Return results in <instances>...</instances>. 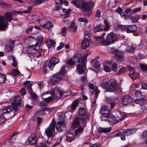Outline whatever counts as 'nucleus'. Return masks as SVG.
<instances>
[{
  "label": "nucleus",
  "mask_w": 147,
  "mask_h": 147,
  "mask_svg": "<svg viewBox=\"0 0 147 147\" xmlns=\"http://www.w3.org/2000/svg\"><path fill=\"white\" fill-rule=\"evenodd\" d=\"M117 99H113L112 98L110 99V107L111 109H113L114 106L116 105Z\"/></svg>",
  "instance_id": "obj_36"
},
{
  "label": "nucleus",
  "mask_w": 147,
  "mask_h": 147,
  "mask_svg": "<svg viewBox=\"0 0 147 147\" xmlns=\"http://www.w3.org/2000/svg\"><path fill=\"white\" fill-rule=\"evenodd\" d=\"M118 116V117L116 118L114 116H113L112 118V120H111V118L109 119V123L115 124L127 117V115L125 113H119Z\"/></svg>",
  "instance_id": "obj_6"
},
{
  "label": "nucleus",
  "mask_w": 147,
  "mask_h": 147,
  "mask_svg": "<svg viewBox=\"0 0 147 147\" xmlns=\"http://www.w3.org/2000/svg\"><path fill=\"white\" fill-rule=\"evenodd\" d=\"M133 101L132 98L128 95L125 96L122 99V103L123 105L131 103Z\"/></svg>",
  "instance_id": "obj_17"
},
{
  "label": "nucleus",
  "mask_w": 147,
  "mask_h": 147,
  "mask_svg": "<svg viewBox=\"0 0 147 147\" xmlns=\"http://www.w3.org/2000/svg\"><path fill=\"white\" fill-rule=\"evenodd\" d=\"M69 27L74 31H75L77 29V27L75 26L74 22H72Z\"/></svg>",
  "instance_id": "obj_42"
},
{
  "label": "nucleus",
  "mask_w": 147,
  "mask_h": 147,
  "mask_svg": "<svg viewBox=\"0 0 147 147\" xmlns=\"http://www.w3.org/2000/svg\"><path fill=\"white\" fill-rule=\"evenodd\" d=\"M59 122L56 126V129L59 132H61L66 129L65 124V117L64 115H61L59 117Z\"/></svg>",
  "instance_id": "obj_5"
},
{
  "label": "nucleus",
  "mask_w": 147,
  "mask_h": 147,
  "mask_svg": "<svg viewBox=\"0 0 147 147\" xmlns=\"http://www.w3.org/2000/svg\"><path fill=\"white\" fill-rule=\"evenodd\" d=\"M5 119L3 115L0 116V124H2L5 121Z\"/></svg>",
  "instance_id": "obj_64"
},
{
  "label": "nucleus",
  "mask_w": 147,
  "mask_h": 147,
  "mask_svg": "<svg viewBox=\"0 0 147 147\" xmlns=\"http://www.w3.org/2000/svg\"><path fill=\"white\" fill-rule=\"evenodd\" d=\"M53 99V98L51 96H49L48 98H46L45 99V101L47 103H49L50 101Z\"/></svg>",
  "instance_id": "obj_63"
},
{
  "label": "nucleus",
  "mask_w": 147,
  "mask_h": 147,
  "mask_svg": "<svg viewBox=\"0 0 147 147\" xmlns=\"http://www.w3.org/2000/svg\"><path fill=\"white\" fill-rule=\"evenodd\" d=\"M16 68V69H12L11 71L9 72L8 74L9 75H11L13 76H19L21 74V73L19 70Z\"/></svg>",
  "instance_id": "obj_24"
},
{
  "label": "nucleus",
  "mask_w": 147,
  "mask_h": 147,
  "mask_svg": "<svg viewBox=\"0 0 147 147\" xmlns=\"http://www.w3.org/2000/svg\"><path fill=\"white\" fill-rule=\"evenodd\" d=\"M86 125L84 123H83L82 126H79L78 128L75 130L74 132L75 136H78L82 133Z\"/></svg>",
  "instance_id": "obj_19"
},
{
  "label": "nucleus",
  "mask_w": 147,
  "mask_h": 147,
  "mask_svg": "<svg viewBox=\"0 0 147 147\" xmlns=\"http://www.w3.org/2000/svg\"><path fill=\"white\" fill-rule=\"evenodd\" d=\"M21 103V99L20 96L18 95L15 96L14 100V102L11 103L14 111H17L19 109V107L20 106Z\"/></svg>",
  "instance_id": "obj_10"
},
{
  "label": "nucleus",
  "mask_w": 147,
  "mask_h": 147,
  "mask_svg": "<svg viewBox=\"0 0 147 147\" xmlns=\"http://www.w3.org/2000/svg\"><path fill=\"white\" fill-rule=\"evenodd\" d=\"M105 26H104L100 25L95 27L94 30L95 32L101 31L103 30L105 31Z\"/></svg>",
  "instance_id": "obj_30"
},
{
  "label": "nucleus",
  "mask_w": 147,
  "mask_h": 147,
  "mask_svg": "<svg viewBox=\"0 0 147 147\" xmlns=\"http://www.w3.org/2000/svg\"><path fill=\"white\" fill-rule=\"evenodd\" d=\"M65 66H63L61 69V70L59 72V73L56 74H55L53 76V78H55L59 80L58 81H59V80H61L62 78V76L65 73Z\"/></svg>",
  "instance_id": "obj_16"
},
{
  "label": "nucleus",
  "mask_w": 147,
  "mask_h": 147,
  "mask_svg": "<svg viewBox=\"0 0 147 147\" xmlns=\"http://www.w3.org/2000/svg\"><path fill=\"white\" fill-rule=\"evenodd\" d=\"M13 109V106H8L5 108L2 109L1 111V114L4 115L6 113H9Z\"/></svg>",
  "instance_id": "obj_23"
},
{
  "label": "nucleus",
  "mask_w": 147,
  "mask_h": 147,
  "mask_svg": "<svg viewBox=\"0 0 147 147\" xmlns=\"http://www.w3.org/2000/svg\"><path fill=\"white\" fill-rule=\"evenodd\" d=\"M101 38L98 40V43L101 45H110L111 42H113L117 39V35L115 33L110 32L108 34L106 37L107 41L102 39V37H100Z\"/></svg>",
  "instance_id": "obj_1"
},
{
  "label": "nucleus",
  "mask_w": 147,
  "mask_h": 147,
  "mask_svg": "<svg viewBox=\"0 0 147 147\" xmlns=\"http://www.w3.org/2000/svg\"><path fill=\"white\" fill-rule=\"evenodd\" d=\"M97 130L99 133H107L111 131V127H99L97 128Z\"/></svg>",
  "instance_id": "obj_22"
},
{
  "label": "nucleus",
  "mask_w": 147,
  "mask_h": 147,
  "mask_svg": "<svg viewBox=\"0 0 147 147\" xmlns=\"http://www.w3.org/2000/svg\"><path fill=\"white\" fill-rule=\"evenodd\" d=\"M117 69V65L116 64V63H113L112 64L111 69L112 70L114 71H116Z\"/></svg>",
  "instance_id": "obj_60"
},
{
  "label": "nucleus",
  "mask_w": 147,
  "mask_h": 147,
  "mask_svg": "<svg viewBox=\"0 0 147 147\" xmlns=\"http://www.w3.org/2000/svg\"><path fill=\"white\" fill-rule=\"evenodd\" d=\"M36 46L32 45L29 48V53L34 57H38L39 55L37 49L36 48Z\"/></svg>",
  "instance_id": "obj_15"
},
{
  "label": "nucleus",
  "mask_w": 147,
  "mask_h": 147,
  "mask_svg": "<svg viewBox=\"0 0 147 147\" xmlns=\"http://www.w3.org/2000/svg\"><path fill=\"white\" fill-rule=\"evenodd\" d=\"M115 131L116 132H117L118 133L119 136L122 135H125V131L123 130L122 129H120L118 130H116Z\"/></svg>",
  "instance_id": "obj_52"
},
{
  "label": "nucleus",
  "mask_w": 147,
  "mask_h": 147,
  "mask_svg": "<svg viewBox=\"0 0 147 147\" xmlns=\"http://www.w3.org/2000/svg\"><path fill=\"white\" fill-rule=\"evenodd\" d=\"M108 107L105 106L102 107L100 109L101 113V117L102 119L104 118H108V121L109 119L111 118V120H112V118L113 116L109 117L110 115V111L108 109Z\"/></svg>",
  "instance_id": "obj_9"
},
{
  "label": "nucleus",
  "mask_w": 147,
  "mask_h": 147,
  "mask_svg": "<svg viewBox=\"0 0 147 147\" xmlns=\"http://www.w3.org/2000/svg\"><path fill=\"white\" fill-rule=\"evenodd\" d=\"M47 47L49 48H50L53 46L54 47H55L56 42L52 39H47L46 42Z\"/></svg>",
  "instance_id": "obj_27"
},
{
  "label": "nucleus",
  "mask_w": 147,
  "mask_h": 147,
  "mask_svg": "<svg viewBox=\"0 0 147 147\" xmlns=\"http://www.w3.org/2000/svg\"><path fill=\"white\" fill-rule=\"evenodd\" d=\"M52 27V24L51 22H47L45 23L43 27L47 28L49 29Z\"/></svg>",
  "instance_id": "obj_43"
},
{
  "label": "nucleus",
  "mask_w": 147,
  "mask_h": 147,
  "mask_svg": "<svg viewBox=\"0 0 147 147\" xmlns=\"http://www.w3.org/2000/svg\"><path fill=\"white\" fill-rule=\"evenodd\" d=\"M43 38L41 36H39L37 37L36 40L37 42L35 45H38V46H40L43 40Z\"/></svg>",
  "instance_id": "obj_35"
},
{
  "label": "nucleus",
  "mask_w": 147,
  "mask_h": 147,
  "mask_svg": "<svg viewBox=\"0 0 147 147\" xmlns=\"http://www.w3.org/2000/svg\"><path fill=\"white\" fill-rule=\"evenodd\" d=\"M134 96L135 97L136 99H138V98H142L141 97V93L140 91L138 90H135V91L134 93Z\"/></svg>",
  "instance_id": "obj_37"
},
{
  "label": "nucleus",
  "mask_w": 147,
  "mask_h": 147,
  "mask_svg": "<svg viewBox=\"0 0 147 147\" xmlns=\"http://www.w3.org/2000/svg\"><path fill=\"white\" fill-rule=\"evenodd\" d=\"M37 140L36 135L35 134H32L28 139V142L31 145L34 144L36 143Z\"/></svg>",
  "instance_id": "obj_20"
},
{
  "label": "nucleus",
  "mask_w": 147,
  "mask_h": 147,
  "mask_svg": "<svg viewBox=\"0 0 147 147\" xmlns=\"http://www.w3.org/2000/svg\"><path fill=\"white\" fill-rule=\"evenodd\" d=\"M81 80L84 84H85L87 82V80L86 76H84L81 77Z\"/></svg>",
  "instance_id": "obj_56"
},
{
  "label": "nucleus",
  "mask_w": 147,
  "mask_h": 147,
  "mask_svg": "<svg viewBox=\"0 0 147 147\" xmlns=\"http://www.w3.org/2000/svg\"><path fill=\"white\" fill-rule=\"evenodd\" d=\"M80 119L77 117H76L73 121L71 125V127L72 129L77 128L80 124Z\"/></svg>",
  "instance_id": "obj_21"
},
{
  "label": "nucleus",
  "mask_w": 147,
  "mask_h": 147,
  "mask_svg": "<svg viewBox=\"0 0 147 147\" xmlns=\"http://www.w3.org/2000/svg\"><path fill=\"white\" fill-rule=\"evenodd\" d=\"M32 84H29L26 86V87L27 88V90L29 92H32L33 91L32 88Z\"/></svg>",
  "instance_id": "obj_51"
},
{
  "label": "nucleus",
  "mask_w": 147,
  "mask_h": 147,
  "mask_svg": "<svg viewBox=\"0 0 147 147\" xmlns=\"http://www.w3.org/2000/svg\"><path fill=\"white\" fill-rule=\"evenodd\" d=\"M66 27H63L62 29L61 34L63 36H65L66 34Z\"/></svg>",
  "instance_id": "obj_49"
},
{
  "label": "nucleus",
  "mask_w": 147,
  "mask_h": 147,
  "mask_svg": "<svg viewBox=\"0 0 147 147\" xmlns=\"http://www.w3.org/2000/svg\"><path fill=\"white\" fill-rule=\"evenodd\" d=\"M6 80V76L0 72V84L5 82Z\"/></svg>",
  "instance_id": "obj_33"
},
{
  "label": "nucleus",
  "mask_w": 147,
  "mask_h": 147,
  "mask_svg": "<svg viewBox=\"0 0 147 147\" xmlns=\"http://www.w3.org/2000/svg\"><path fill=\"white\" fill-rule=\"evenodd\" d=\"M8 25L5 16H0V30H5L8 28Z\"/></svg>",
  "instance_id": "obj_12"
},
{
  "label": "nucleus",
  "mask_w": 147,
  "mask_h": 147,
  "mask_svg": "<svg viewBox=\"0 0 147 147\" xmlns=\"http://www.w3.org/2000/svg\"><path fill=\"white\" fill-rule=\"evenodd\" d=\"M82 58V55L79 54H77L75 57V59H77V61L78 63H79L80 61V59Z\"/></svg>",
  "instance_id": "obj_55"
},
{
  "label": "nucleus",
  "mask_w": 147,
  "mask_h": 147,
  "mask_svg": "<svg viewBox=\"0 0 147 147\" xmlns=\"http://www.w3.org/2000/svg\"><path fill=\"white\" fill-rule=\"evenodd\" d=\"M138 84L140 85L142 89L147 90V85L145 83L140 82Z\"/></svg>",
  "instance_id": "obj_48"
},
{
  "label": "nucleus",
  "mask_w": 147,
  "mask_h": 147,
  "mask_svg": "<svg viewBox=\"0 0 147 147\" xmlns=\"http://www.w3.org/2000/svg\"><path fill=\"white\" fill-rule=\"evenodd\" d=\"M94 91L95 92L94 97L95 98V100H96V98L98 96V95L100 92V91L97 88H96L94 90Z\"/></svg>",
  "instance_id": "obj_50"
},
{
  "label": "nucleus",
  "mask_w": 147,
  "mask_h": 147,
  "mask_svg": "<svg viewBox=\"0 0 147 147\" xmlns=\"http://www.w3.org/2000/svg\"><path fill=\"white\" fill-rule=\"evenodd\" d=\"M62 138H60L57 139L56 143L54 144L53 140L48 139L46 142L48 146L49 147H55L59 144Z\"/></svg>",
  "instance_id": "obj_13"
},
{
  "label": "nucleus",
  "mask_w": 147,
  "mask_h": 147,
  "mask_svg": "<svg viewBox=\"0 0 147 147\" xmlns=\"http://www.w3.org/2000/svg\"><path fill=\"white\" fill-rule=\"evenodd\" d=\"M67 63L70 65H73L75 63V62L71 58L67 61Z\"/></svg>",
  "instance_id": "obj_59"
},
{
  "label": "nucleus",
  "mask_w": 147,
  "mask_h": 147,
  "mask_svg": "<svg viewBox=\"0 0 147 147\" xmlns=\"http://www.w3.org/2000/svg\"><path fill=\"white\" fill-rule=\"evenodd\" d=\"M71 3L74 5L76 6L77 7H80L81 6V2L80 0H76L73 1L71 2Z\"/></svg>",
  "instance_id": "obj_34"
},
{
  "label": "nucleus",
  "mask_w": 147,
  "mask_h": 147,
  "mask_svg": "<svg viewBox=\"0 0 147 147\" xmlns=\"http://www.w3.org/2000/svg\"><path fill=\"white\" fill-rule=\"evenodd\" d=\"M33 27L30 26L26 30V32L28 34H30L32 31Z\"/></svg>",
  "instance_id": "obj_62"
},
{
  "label": "nucleus",
  "mask_w": 147,
  "mask_h": 147,
  "mask_svg": "<svg viewBox=\"0 0 147 147\" xmlns=\"http://www.w3.org/2000/svg\"><path fill=\"white\" fill-rule=\"evenodd\" d=\"M106 90L109 92L118 91L119 87L116 84V80L114 79H111L107 82Z\"/></svg>",
  "instance_id": "obj_2"
},
{
  "label": "nucleus",
  "mask_w": 147,
  "mask_h": 147,
  "mask_svg": "<svg viewBox=\"0 0 147 147\" xmlns=\"http://www.w3.org/2000/svg\"><path fill=\"white\" fill-rule=\"evenodd\" d=\"M55 92H56L57 94L59 93L61 96H62L63 95V92L60 90L59 88L58 87L55 88L54 90Z\"/></svg>",
  "instance_id": "obj_39"
},
{
  "label": "nucleus",
  "mask_w": 147,
  "mask_h": 147,
  "mask_svg": "<svg viewBox=\"0 0 147 147\" xmlns=\"http://www.w3.org/2000/svg\"><path fill=\"white\" fill-rule=\"evenodd\" d=\"M38 23L42 27L45 24V23L46 22V20L44 18L40 20H38Z\"/></svg>",
  "instance_id": "obj_46"
},
{
  "label": "nucleus",
  "mask_w": 147,
  "mask_h": 147,
  "mask_svg": "<svg viewBox=\"0 0 147 147\" xmlns=\"http://www.w3.org/2000/svg\"><path fill=\"white\" fill-rule=\"evenodd\" d=\"M74 135L72 134H68L66 137V141L67 142H71L74 140Z\"/></svg>",
  "instance_id": "obj_29"
},
{
  "label": "nucleus",
  "mask_w": 147,
  "mask_h": 147,
  "mask_svg": "<svg viewBox=\"0 0 147 147\" xmlns=\"http://www.w3.org/2000/svg\"><path fill=\"white\" fill-rule=\"evenodd\" d=\"M78 20L80 22H83L85 24H87L88 21L87 19L84 18H80L78 19Z\"/></svg>",
  "instance_id": "obj_44"
},
{
  "label": "nucleus",
  "mask_w": 147,
  "mask_h": 147,
  "mask_svg": "<svg viewBox=\"0 0 147 147\" xmlns=\"http://www.w3.org/2000/svg\"><path fill=\"white\" fill-rule=\"evenodd\" d=\"M55 121L53 122L48 128L45 130V132L48 138H50L52 136L53 132L55 130Z\"/></svg>",
  "instance_id": "obj_11"
},
{
  "label": "nucleus",
  "mask_w": 147,
  "mask_h": 147,
  "mask_svg": "<svg viewBox=\"0 0 147 147\" xmlns=\"http://www.w3.org/2000/svg\"><path fill=\"white\" fill-rule=\"evenodd\" d=\"M105 24V31L107 30L110 28V23L107 20H105L104 22Z\"/></svg>",
  "instance_id": "obj_45"
},
{
  "label": "nucleus",
  "mask_w": 147,
  "mask_h": 147,
  "mask_svg": "<svg viewBox=\"0 0 147 147\" xmlns=\"http://www.w3.org/2000/svg\"><path fill=\"white\" fill-rule=\"evenodd\" d=\"M112 54H115L114 58L115 60L118 62L122 61L124 59V53L118 49H112Z\"/></svg>",
  "instance_id": "obj_7"
},
{
  "label": "nucleus",
  "mask_w": 147,
  "mask_h": 147,
  "mask_svg": "<svg viewBox=\"0 0 147 147\" xmlns=\"http://www.w3.org/2000/svg\"><path fill=\"white\" fill-rule=\"evenodd\" d=\"M12 46L7 45L5 47V51L7 52H9L13 48Z\"/></svg>",
  "instance_id": "obj_54"
},
{
  "label": "nucleus",
  "mask_w": 147,
  "mask_h": 147,
  "mask_svg": "<svg viewBox=\"0 0 147 147\" xmlns=\"http://www.w3.org/2000/svg\"><path fill=\"white\" fill-rule=\"evenodd\" d=\"M91 63L94 67L98 69L100 66L99 62L96 59L92 60Z\"/></svg>",
  "instance_id": "obj_31"
},
{
  "label": "nucleus",
  "mask_w": 147,
  "mask_h": 147,
  "mask_svg": "<svg viewBox=\"0 0 147 147\" xmlns=\"http://www.w3.org/2000/svg\"><path fill=\"white\" fill-rule=\"evenodd\" d=\"M54 91L53 92H51V95L53 97V98L55 100H58L59 99V97L57 96L56 95H55L54 94L55 93Z\"/></svg>",
  "instance_id": "obj_53"
},
{
  "label": "nucleus",
  "mask_w": 147,
  "mask_h": 147,
  "mask_svg": "<svg viewBox=\"0 0 147 147\" xmlns=\"http://www.w3.org/2000/svg\"><path fill=\"white\" fill-rule=\"evenodd\" d=\"M141 69L143 71H147V65L144 64H140Z\"/></svg>",
  "instance_id": "obj_47"
},
{
  "label": "nucleus",
  "mask_w": 147,
  "mask_h": 147,
  "mask_svg": "<svg viewBox=\"0 0 147 147\" xmlns=\"http://www.w3.org/2000/svg\"><path fill=\"white\" fill-rule=\"evenodd\" d=\"M88 54H85L83 57L81 62V65L79 64L77 66V69L80 74H82L84 73L85 70L84 68L86 67L85 61L88 56Z\"/></svg>",
  "instance_id": "obj_8"
},
{
  "label": "nucleus",
  "mask_w": 147,
  "mask_h": 147,
  "mask_svg": "<svg viewBox=\"0 0 147 147\" xmlns=\"http://www.w3.org/2000/svg\"><path fill=\"white\" fill-rule=\"evenodd\" d=\"M137 47L134 45H132L130 46H129L127 48L126 51L127 52L133 53H134Z\"/></svg>",
  "instance_id": "obj_28"
},
{
  "label": "nucleus",
  "mask_w": 147,
  "mask_h": 147,
  "mask_svg": "<svg viewBox=\"0 0 147 147\" xmlns=\"http://www.w3.org/2000/svg\"><path fill=\"white\" fill-rule=\"evenodd\" d=\"M79 102L78 100H76L74 102L72 103L71 106V108L72 111H74L76 109Z\"/></svg>",
  "instance_id": "obj_32"
},
{
  "label": "nucleus",
  "mask_w": 147,
  "mask_h": 147,
  "mask_svg": "<svg viewBox=\"0 0 147 147\" xmlns=\"http://www.w3.org/2000/svg\"><path fill=\"white\" fill-rule=\"evenodd\" d=\"M32 9V7H29L28 8V9L27 10L22 11H17V13L20 14V13H28L30 12V10Z\"/></svg>",
  "instance_id": "obj_40"
},
{
  "label": "nucleus",
  "mask_w": 147,
  "mask_h": 147,
  "mask_svg": "<svg viewBox=\"0 0 147 147\" xmlns=\"http://www.w3.org/2000/svg\"><path fill=\"white\" fill-rule=\"evenodd\" d=\"M144 100L142 98L135 100V102L136 103L140 105L143 104L144 103Z\"/></svg>",
  "instance_id": "obj_41"
},
{
  "label": "nucleus",
  "mask_w": 147,
  "mask_h": 147,
  "mask_svg": "<svg viewBox=\"0 0 147 147\" xmlns=\"http://www.w3.org/2000/svg\"><path fill=\"white\" fill-rule=\"evenodd\" d=\"M139 75V74L138 72H135V71L132 72V74H129V76L132 79H133V77L134 76H136V77H138V75Z\"/></svg>",
  "instance_id": "obj_58"
},
{
  "label": "nucleus",
  "mask_w": 147,
  "mask_h": 147,
  "mask_svg": "<svg viewBox=\"0 0 147 147\" xmlns=\"http://www.w3.org/2000/svg\"><path fill=\"white\" fill-rule=\"evenodd\" d=\"M81 8L83 9V12L84 15L86 16H90V11H87L94 6L92 1H89L86 2L85 0L82 1L81 5Z\"/></svg>",
  "instance_id": "obj_3"
},
{
  "label": "nucleus",
  "mask_w": 147,
  "mask_h": 147,
  "mask_svg": "<svg viewBox=\"0 0 147 147\" xmlns=\"http://www.w3.org/2000/svg\"><path fill=\"white\" fill-rule=\"evenodd\" d=\"M59 62V61L57 58L55 57H52L49 61L48 66L49 68H53Z\"/></svg>",
  "instance_id": "obj_14"
},
{
  "label": "nucleus",
  "mask_w": 147,
  "mask_h": 147,
  "mask_svg": "<svg viewBox=\"0 0 147 147\" xmlns=\"http://www.w3.org/2000/svg\"><path fill=\"white\" fill-rule=\"evenodd\" d=\"M79 115L77 117L85 125H86V121L88 120V113L87 111L84 108H81L79 109L78 111Z\"/></svg>",
  "instance_id": "obj_4"
},
{
  "label": "nucleus",
  "mask_w": 147,
  "mask_h": 147,
  "mask_svg": "<svg viewBox=\"0 0 147 147\" xmlns=\"http://www.w3.org/2000/svg\"><path fill=\"white\" fill-rule=\"evenodd\" d=\"M12 59L13 61L12 65L14 67H16L17 65L16 60V59L13 57H12Z\"/></svg>",
  "instance_id": "obj_57"
},
{
  "label": "nucleus",
  "mask_w": 147,
  "mask_h": 147,
  "mask_svg": "<svg viewBox=\"0 0 147 147\" xmlns=\"http://www.w3.org/2000/svg\"><path fill=\"white\" fill-rule=\"evenodd\" d=\"M90 41L88 38H84L81 45V47L82 49H86L89 46Z\"/></svg>",
  "instance_id": "obj_18"
},
{
  "label": "nucleus",
  "mask_w": 147,
  "mask_h": 147,
  "mask_svg": "<svg viewBox=\"0 0 147 147\" xmlns=\"http://www.w3.org/2000/svg\"><path fill=\"white\" fill-rule=\"evenodd\" d=\"M126 29L127 33H131L136 30L137 28L135 26L131 25L128 26Z\"/></svg>",
  "instance_id": "obj_25"
},
{
  "label": "nucleus",
  "mask_w": 147,
  "mask_h": 147,
  "mask_svg": "<svg viewBox=\"0 0 147 147\" xmlns=\"http://www.w3.org/2000/svg\"><path fill=\"white\" fill-rule=\"evenodd\" d=\"M12 14L11 13L7 12L5 13V17L6 22H11L12 19Z\"/></svg>",
  "instance_id": "obj_26"
},
{
  "label": "nucleus",
  "mask_w": 147,
  "mask_h": 147,
  "mask_svg": "<svg viewBox=\"0 0 147 147\" xmlns=\"http://www.w3.org/2000/svg\"><path fill=\"white\" fill-rule=\"evenodd\" d=\"M29 93L30 94V97H31V99L34 100H36L37 99L38 96L33 91H32L31 92H30Z\"/></svg>",
  "instance_id": "obj_38"
},
{
  "label": "nucleus",
  "mask_w": 147,
  "mask_h": 147,
  "mask_svg": "<svg viewBox=\"0 0 147 147\" xmlns=\"http://www.w3.org/2000/svg\"><path fill=\"white\" fill-rule=\"evenodd\" d=\"M20 92L22 96H24L26 94V92L24 88H22L21 89Z\"/></svg>",
  "instance_id": "obj_61"
}]
</instances>
